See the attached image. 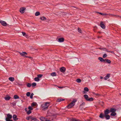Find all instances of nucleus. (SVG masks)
<instances>
[{
  "label": "nucleus",
  "instance_id": "f257e3e1",
  "mask_svg": "<svg viewBox=\"0 0 121 121\" xmlns=\"http://www.w3.org/2000/svg\"><path fill=\"white\" fill-rule=\"evenodd\" d=\"M50 105L49 103L48 102H47L45 103L42 104L41 106V108L43 110H46L48 108V107Z\"/></svg>",
  "mask_w": 121,
  "mask_h": 121
},
{
  "label": "nucleus",
  "instance_id": "f03ea898",
  "mask_svg": "<svg viewBox=\"0 0 121 121\" xmlns=\"http://www.w3.org/2000/svg\"><path fill=\"white\" fill-rule=\"evenodd\" d=\"M76 101V100L75 99L73 100L67 106L68 108H72L73 106L75 104V102Z\"/></svg>",
  "mask_w": 121,
  "mask_h": 121
},
{
  "label": "nucleus",
  "instance_id": "7ed1b4c3",
  "mask_svg": "<svg viewBox=\"0 0 121 121\" xmlns=\"http://www.w3.org/2000/svg\"><path fill=\"white\" fill-rule=\"evenodd\" d=\"M7 117L6 118V120L9 119H11L12 117V115L9 113L7 114Z\"/></svg>",
  "mask_w": 121,
  "mask_h": 121
},
{
  "label": "nucleus",
  "instance_id": "20e7f679",
  "mask_svg": "<svg viewBox=\"0 0 121 121\" xmlns=\"http://www.w3.org/2000/svg\"><path fill=\"white\" fill-rule=\"evenodd\" d=\"M26 9V8L24 7H22L20 9V12L21 13H23L24 12V11Z\"/></svg>",
  "mask_w": 121,
  "mask_h": 121
},
{
  "label": "nucleus",
  "instance_id": "39448f33",
  "mask_svg": "<svg viewBox=\"0 0 121 121\" xmlns=\"http://www.w3.org/2000/svg\"><path fill=\"white\" fill-rule=\"evenodd\" d=\"M19 52L21 55L23 57H24L25 55H27V53L25 52Z\"/></svg>",
  "mask_w": 121,
  "mask_h": 121
},
{
  "label": "nucleus",
  "instance_id": "423d86ee",
  "mask_svg": "<svg viewBox=\"0 0 121 121\" xmlns=\"http://www.w3.org/2000/svg\"><path fill=\"white\" fill-rule=\"evenodd\" d=\"M0 23L4 26H6L7 25V23L5 22L2 21H0Z\"/></svg>",
  "mask_w": 121,
  "mask_h": 121
},
{
  "label": "nucleus",
  "instance_id": "0eeeda50",
  "mask_svg": "<svg viewBox=\"0 0 121 121\" xmlns=\"http://www.w3.org/2000/svg\"><path fill=\"white\" fill-rule=\"evenodd\" d=\"M65 70L66 69L64 67H62L60 68V71L62 73L64 72L65 71Z\"/></svg>",
  "mask_w": 121,
  "mask_h": 121
},
{
  "label": "nucleus",
  "instance_id": "6e6552de",
  "mask_svg": "<svg viewBox=\"0 0 121 121\" xmlns=\"http://www.w3.org/2000/svg\"><path fill=\"white\" fill-rule=\"evenodd\" d=\"M110 112V110L107 109H106L104 111V115H108Z\"/></svg>",
  "mask_w": 121,
  "mask_h": 121
},
{
  "label": "nucleus",
  "instance_id": "1a4fd4ad",
  "mask_svg": "<svg viewBox=\"0 0 121 121\" xmlns=\"http://www.w3.org/2000/svg\"><path fill=\"white\" fill-rule=\"evenodd\" d=\"M110 76V74H107V75L104 78V79L105 80H107L109 78Z\"/></svg>",
  "mask_w": 121,
  "mask_h": 121
},
{
  "label": "nucleus",
  "instance_id": "9d476101",
  "mask_svg": "<svg viewBox=\"0 0 121 121\" xmlns=\"http://www.w3.org/2000/svg\"><path fill=\"white\" fill-rule=\"evenodd\" d=\"M100 25L101 27L103 29H104L105 28V26L104 25L103 22H101Z\"/></svg>",
  "mask_w": 121,
  "mask_h": 121
},
{
  "label": "nucleus",
  "instance_id": "9b49d317",
  "mask_svg": "<svg viewBox=\"0 0 121 121\" xmlns=\"http://www.w3.org/2000/svg\"><path fill=\"white\" fill-rule=\"evenodd\" d=\"M13 120L14 121H16L18 119V118L17 117V116L15 115H13Z\"/></svg>",
  "mask_w": 121,
  "mask_h": 121
},
{
  "label": "nucleus",
  "instance_id": "f8f14e48",
  "mask_svg": "<svg viewBox=\"0 0 121 121\" xmlns=\"http://www.w3.org/2000/svg\"><path fill=\"white\" fill-rule=\"evenodd\" d=\"M6 100H9L11 98L10 96H9L8 95H7L4 98Z\"/></svg>",
  "mask_w": 121,
  "mask_h": 121
},
{
  "label": "nucleus",
  "instance_id": "ddd939ff",
  "mask_svg": "<svg viewBox=\"0 0 121 121\" xmlns=\"http://www.w3.org/2000/svg\"><path fill=\"white\" fill-rule=\"evenodd\" d=\"M9 80L13 82L14 80V78L13 77H10L9 78Z\"/></svg>",
  "mask_w": 121,
  "mask_h": 121
},
{
  "label": "nucleus",
  "instance_id": "4468645a",
  "mask_svg": "<svg viewBox=\"0 0 121 121\" xmlns=\"http://www.w3.org/2000/svg\"><path fill=\"white\" fill-rule=\"evenodd\" d=\"M22 33L23 34V36H25V37H26V38H28V36L26 34V33L24 32H22Z\"/></svg>",
  "mask_w": 121,
  "mask_h": 121
},
{
  "label": "nucleus",
  "instance_id": "2eb2a0df",
  "mask_svg": "<svg viewBox=\"0 0 121 121\" xmlns=\"http://www.w3.org/2000/svg\"><path fill=\"white\" fill-rule=\"evenodd\" d=\"M104 117L106 118L107 120H108L110 118V116L108 115H104Z\"/></svg>",
  "mask_w": 121,
  "mask_h": 121
},
{
  "label": "nucleus",
  "instance_id": "dca6fc26",
  "mask_svg": "<svg viewBox=\"0 0 121 121\" xmlns=\"http://www.w3.org/2000/svg\"><path fill=\"white\" fill-rule=\"evenodd\" d=\"M64 39L63 38H60L58 39V41L59 42H62L64 41Z\"/></svg>",
  "mask_w": 121,
  "mask_h": 121
},
{
  "label": "nucleus",
  "instance_id": "f3484780",
  "mask_svg": "<svg viewBox=\"0 0 121 121\" xmlns=\"http://www.w3.org/2000/svg\"><path fill=\"white\" fill-rule=\"evenodd\" d=\"M40 120L42 121H46L47 119L45 118L44 117H41L40 118Z\"/></svg>",
  "mask_w": 121,
  "mask_h": 121
},
{
  "label": "nucleus",
  "instance_id": "a211bd4d",
  "mask_svg": "<svg viewBox=\"0 0 121 121\" xmlns=\"http://www.w3.org/2000/svg\"><path fill=\"white\" fill-rule=\"evenodd\" d=\"M98 59L99 60H100V61L101 62H105V60L103 58L101 57H99L98 58Z\"/></svg>",
  "mask_w": 121,
  "mask_h": 121
},
{
  "label": "nucleus",
  "instance_id": "6ab92c4d",
  "mask_svg": "<svg viewBox=\"0 0 121 121\" xmlns=\"http://www.w3.org/2000/svg\"><path fill=\"white\" fill-rule=\"evenodd\" d=\"M84 98L87 101V100L89 98L88 96L87 95H84L83 96Z\"/></svg>",
  "mask_w": 121,
  "mask_h": 121
},
{
  "label": "nucleus",
  "instance_id": "aec40b11",
  "mask_svg": "<svg viewBox=\"0 0 121 121\" xmlns=\"http://www.w3.org/2000/svg\"><path fill=\"white\" fill-rule=\"evenodd\" d=\"M116 110L113 108H111L110 109V112H115L116 111Z\"/></svg>",
  "mask_w": 121,
  "mask_h": 121
},
{
  "label": "nucleus",
  "instance_id": "412c9836",
  "mask_svg": "<svg viewBox=\"0 0 121 121\" xmlns=\"http://www.w3.org/2000/svg\"><path fill=\"white\" fill-rule=\"evenodd\" d=\"M40 19L42 21H45L46 19V17L44 16L40 17Z\"/></svg>",
  "mask_w": 121,
  "mask_h": 121
},
{
  "label": "nucleus",
  "instance_id": "4be33fe9",
  "mask_svg": "<svg viewBox=\"0 0 121 121\" xmlns=\"http://www.w3.org/2000/svg\"><path fill=\"white\" fill-rule=\"evenodd\" d=\"M33 117L31 116H30L29 117H28L26 118V119L27 120H29L30 119L32 120V119L33 118Z\"/></svg>",
  "mask_w": 121,
  "mask_h": 121
},
{
  "label": "nucleus",
  "instance_id": "5701e85b",
  "mask_svg": "<svg viewBox=\"0 0 121 121\" xmlns=\"http://www.w3.org/2000/svg\"><path fill=\"white\" fill-rule=\"evenodd\" d=\"M39 121V120L38 119L35 118L34 117H33L32 120H31V121Z\"/></svg>",
  "mask_w": 121,
  "mask_h": 121
},
{
  "label": "nucleus",
  "instance_id": "b1692460",
  "mask_svg": "<svg viewBox=\"0 0 121 121\" xmlns=\"http://www.w3.org/2000/svg\"><path fill=\"white\" fill-rule=\"evenodd\" d=\"M51 76L53 77L56 76V73L55 72H53L51 73Z\"/></svg>",
  "mask_w": 121,
  "mask_h": 121
},
{
  "label": "nucleus",
  "instance_id": "393cba45",
  "mask_svg": "<svg viewBox=\"0 0 121 121\" xmlns=\"http://www.w3.org/2000/svg\"><path fill=\"white\" fill-rule=\"evenodd\" d=\"M13 98L15 99H18L19 98V97L17 95H14Z\"/></svg>",
  "mask_w": 121,
  "mask_h": 121
},
{
  "label": "nucleus",
  "instance_id": "a878e982",
  "mask_svg": "<svg viewBox=\"0 0 121 121\" xmlns=\"http://www.w3.org/2000/svg\"><path fill=\"white\" fill-rule=\"evenodd\" d=\"M40 14V13L39 12H37L35 13V15L36 16H38Z\"/></svg>",
  "mask_w": 121,
  "mask_h": 121
},
{
  "label": "nucleus",
  "instance_id": "bb28decb",
  "mask_svg": "<svg viewBox=\"0 0 121 121\" xmlns=\"http://www.w3.org/2000/svg\"><path fill=\"white\" fill-rule=\"evenodd\" d=\"M104 115L102 113H101L100 114V115L99 116V117L102 119L103 118V117H104Z\"/></svg>",
  "mask_w": 121,
  "mask_h": 121
},
{
  "label": "nucleus",
  "instance_id": "cd10ccee",
  "mask_svg": "<svg viewBox=\"0 0 121 121\" xmlns=\"http://www.w3.org/2000/svg\"><path fill=\"white\" fill-rule=\"evenodd\" d=\"M105 61H106V62L109 64H110L111 62V60H109L105 59Z\"/></svg>",
  "mask_w": 121,
  "mask_h": 121
},
{
  "label": "nucleus",
  "instance_id": "c85d7f7f",
  "mask_svg": "<svg viewBox=\"0 0 121 121\" xmlns=\"http://www.w3.org/2000/svg\"><path fill=\"white\" fill-rule=\"evenodd\" d=\"M16 102L14 101L10 104L11 105H12L13 106H15L16 105Z\"/></svg>",
  "mask_w": 121,
  "mask_h": 121
},
{
  "label": "nucleus",
  "instance_id": "c756f323",
  "mask_svg": "<svg viewBox=\"0 0 121 121\" xmlns=\"http://www.w3.org/2000/svg\"><path fill=\"white\" fill-rule=\"evenodd\" d=\"M93 98L92 97H91L90 98H88L87 101H93Z\"/></svg>",
  "mask_w": 121,
  "mask_h": 121
},
{
  "label": "nucleus",
  "instance_id": "7c9ffc66",
  "mask_svg": "<svg viewBox=\"0 0 121 121\" xmlns=\"http://www.w3.org/2000/svg\"><path fill=\"white\" fill-rule=\"evenodd\" d=\"M71 121H80L79 120L76 119L74 118H72L71 119Z\"/></svg>",
  "mask_w": 121,
  "mask_h": 121
},
{
  "label": "nucleus",
  "instance_id": "2f4dec72",
  "mask_svg": "<svg viewBox=\"0 0 121 121\" xmlns=\"http://www.w3.org/2000/svg\"><path fill=\"white\" fill-rule=\"evenodd\" d=\"M64 99H58L57 100V101L58 102H60L63 100H64Z\"/></svg>",
  "mask_w": 121,
  "mask_h": 121
},
{
  "label": "nucleus",
  "instance_id": "473e14b6",
  "mask_svg": "<svg viewBox=\"0 0 121 121\" xmlns=\"http://www.w3.org/2000/svg\"><path fill=\"white\" fill-rule=\"evenodd\" d=\"M34 80L38 82L40 80L37 77L35 78H34Z\"/></svg>",
  "mask_w": 121,
  "mask_h": 121
},
{
  "label": "nucleus",
  "instance_id": "72a5a7b5",
  "mask_svg": "<svg viewBox=\"0 0 121 121\" xmlns=\"http://www.w3.org/2000/svg\"><path fill=\"white\" fill-rule=\"evenodd\" d=\"M116 115V113L115 112H112L111 114V115L113 116H114Z\"/></svg>",
  "mask_w": 121,
  "mask_h": 121
},
{
  "label": "nucleus",
  "instance_id": "f704fd0d",
  "mask_svg": "<svg viewBox=\"0 0 121 121\" xmlns=\"http://www.w3.org/2000/svg\"><path fill=\"white\" fill-rule=\"evenodd\" d=\"M76 81L78 83H80L81 82V80L80 79L78 78L77 79Z\"/></svg>",
  "mask_w": 121,
  "mask_h": 121
},
{
  "label": "nucleus",
  "instance_id": "c9c22d12",
  "mask_svg": "<svg viewBox=\"0 0 121 121\" xmlns=\"http://www.w3.org/2000/svg\"><path fill=\"white\" fill-rule=\"evenodd\" d=\"M92 93L93 95H94L95 96H99L100 95L98 94V93L96 94L94 92H93Z\"/></svg>",
  "mask_w": 121,
  "mask_h": 121
},
{
  "label": "nucleus",
  "instance_id": "e433bc0d",
  "mask_svg": "<svg viewBox=\"0 0 121 121\" xmlns=\"http://www.w3.org/2000/svg\"><path fill=\"white\" fill-rule=\"evenodd\" d=\"M84 90L86 92L88 91H89V89L87 87H85L84 88Z\"/></svg>",
  "mask_w": 121,
  "mask_h": 121
},
{
  "label": "nucleus",
  "instance_id": "4c0bfd02",
  "mask_svg": "<svg viewBox=\"0 0 121 121\" xmlns=\"http://www.w3.org/2000/svg\"><path fill=\"white\" fill-rule=\"evenodd\" d=\"M32 86L33 87H34V86H36V83L35 82H34L32 83Z\"/></svg>",
  "mask_w": 121,
  "mask_h": 121
},
{
  "label": "nucleus",
  "instance_id": "58836bf2",
  "mask_svg": "<svg viewBox=\"0 0 121 121\" xmlns=\"http://www.w3.org/2000/svg\"><path fill=\"white\" fill-rule=\"evenodd\" d=\"M31 84L30 83H28L27 84V86L28 87H30L31 86Z\"/></svg>",
  "mask_w": 121,
  "mask_h": 121
},
{
  "label": "nucleus",
  "instance_id": "ea45409f",
  "mask_svg": "<svg viewBox=\"0 0 121 121\" xmlns=\"http://www.w3.org/2000/svg\"><path fill=\"white\" fill-rule=\"evenodd\" d=\"M26 95L28 97L30 95V92H27L26 93Z\"/></svg>",
  "mask_w": 121,
  "mask_h": 121
},
{
  "label": "nucleus",
  "instance_id": "a19ab883",
  "mask_svg": "<svg viewBox=\"0 0 121 121\" xmlns=\"http://www.w3.org/2000/svg\"><path fill=\"white\" fill-rule=\"evenodd\" d=\"M31 112L30 110H29L27 112V114H29L31 113Z\"/></svg>",
  "mask_w": 121,
  "mask_h": 121
},
{
  "label": "nucleus",
  "instance_id": "79ce46f5",
  "mask_svg": "<svg viewBox=\"0 0 121 121\" xmlns=\"http://www.w3.org/2000/svg\"><path fill=\"white\" fill-rule=\"evenodd\" d=\"M107 56V54L105 53L104 54L103 56V57L104 58H105Z\"/></svg>",
  "mask_w": 121,
  "mask_h": 121
},
{
  "label": "nucleus",
  "instance_id": "37998d69",
  "mask_svg": "<svg viewBox=\"0 0 121 121\" xmlns=\"http://www.w3.org/2000/svg\"><path fill=\"white\" fill-rule=\"evenodd\" d=\"M36 105V103L35 102H33L32 104V106H34Z\"/></svg>",
  "mask_w": 121,
  "mask_h": 121
},
{
  "label": "nucleus",
  "instance_id": "c03bdc74",
  "mask_svg": "<svg viewBox=\"0 0 121 121\" xmlns=\"http://www.w3.org/2000/svg\"><path fill=\"white\" fill-rule=\"evenodd\" d=\"M38 77L39 78H41L43 76V75L42 74H39L37 75Z\"/></svg>",
  "mask_w": 121,
  "mask_h": 121
},
{
  "label": "nucleus",
  "instance_id": "a18cd8bd",
  "mask_svg": "<svg viewBox=\"0 0 121 121\" xmlns=\"http://www.w3.org/2000/svg\"><path fill=\"white\" fill-rule=\"evenodd\" d=\"M28 108L29 109V110H32L33 108H32L30 106H29Z\"/></svg>",
  "mask_w": 121,
  "mask_h": 121
},
{
  "label": "nucleus",
  "instance_id": "49530a36",
  "mask_svg": "<svg viewBox=\"0 0 121 121\" xmlns=\"http://www.w3.org/2000/svg\"><path fill=\"white\" fill-rule=\"evenodd\" d=\"M85 104V102L82 103L80 105V106H82V105H84Z\"/></svg>",
  "mask_w": 121,
  "mask_h": 121
},
{
  "label": "nucleus",
  "instance_id": "de8ad7c7",
  "mask_svg": "<svg viewBox=\"0 0 121 121\" xmlns=\"http://www.w3.org/2000/svg\"><path fill=\"white\" fill-rule=\"evenodd\" d=\"M55 86H57L58 88H63L64 87H61V86H57L56 85H55Z\"/></svg>",
  "mask_w": 121,
  "mask_h": 121
},
{
  "label": "nucleus",
  "instance_id": "09e8293b",
  "mask_svg": "<svg viewBox=\"0 0 121 121\" xmlns=\"http://www.w3.org/2000/svg\"><path fill=\"white\" fill-rule=\"evenodd\" d=\"M105 48H99V49L101 50L105 51V50L104 49Z\"/></svg>",
  "mask_w": 121,
  "mask_h": 121
},
{
  "label": "nucleus",
  "instance_id": "8fccbe9b",
  "mask_svg": "<svg viewBox=\"0 0 121 121\" xmlns=\"http://www.w3.org/2000/svg\"><path fill=\"white\" fill-rule=\"evenodd\" d=\"M109 52H110V53H114V52L113 51H109Z\"/></svg>",
  "mask_w": 121,
  "mask_h": 121
},
{
  "label": "nucleus",
  "instance_id": "3c124183",
  "mask_svg": "<svg viewBox=\"0 0 121 121\" xmlns=\"http://www.w3.org/2000/svg\"><path fill=\"white\" fill-rule=\"evenodd\" d=\"M108 15L109 16H115V15L112 14H108V15Z\"/></svg>",
  "mask_w": 121,
  "mask_h": 121
},
{
  "label": "nucleus",
  "instance_id": "603ef678",
  "mask_svg": "<svg viewBox=\"0 0 121 121\" xmlns=\"http://www.w3.org/2000/svg\"><path fill=\"white\" fill-rule=\"evenodd\" d=\"M86 91L84 90V91H83V93L84 94H85L86 93Z\"/></svg>",
  "mask_w": 121,
  "mask_h": 121
},
{
  "label": "nucleus",
  "instance_id": "864d4df0",
  "mask_svg": "<svg viewBox=\"0 0 121 121\" xmlns=\"http://www.w3.org/2000/svg\"><path fill=\"white\" fill-rule=\"evenodd\" d=\"M105 51H106L107 52H109V51H108L107 49L106 48H105L104 49Z\"/></svg>",
  "mask_w": 121,
  "mask_h": 121
},
{
  "label": "nucleus",
  "instance_id": "5fc2aeb1",
  "mask_svg": "<svg viewBox=\"0 0 121 121\" xmlns=\"http://www.w3.org/2000/svg\"><path fill=\"white\" fill-rule=\"evenodd\" d=\"M108 15V14H107V13L104 14V13H102V15H103V16H104L105 15Z\"/></svg>",
  "mask_w": 121,
  "mask_h": 121
},
{
  "label": "nucleus",
  "instance_id": "6e6d98bb",
  "mask_svg": "<svg viewBox=\"0 0 121 121\" xmlns=\"http://www.w3.org/2000/svg\"><path fill=\"white\" fill-rule=\"evenodd\" d=\"M6 121H13L12 120H10V119L6 120Z\"/></svg>",
  "mask_w": 121,
  "mask_h": 121
},
{
  "label": "nucleus",
  "instance_id": "4d7b16f0",
  "mask_svg": "<svg viewBox=\"0 0 121 121\" xmlns=\"http://www.w3.org/2000/svg\"><path fill=\"white\" fill-rule=\"evenodd\" d=\"M33 97V96H32V95H30V98L31 99H32Z\"/></svg>",
  "mask_w": 121,
  "mask_h": 121
},
{
  "label": "nucleus",
  "instance_id": "13d9d810",
  "mask_svg": "<svg viewBox=\"0 0 121 121\" xmlns=\"http://www.w3.org/2000/svg\"><path fill=\"white\" fill-rule=\"evenodd\" d=\"M78 30H81V29L79 28L78 27Z\"/></svg>",
  "mask_w": 121,
  "mask_h": 121
},
{
  "label": "nucleus",
  "instance_id": "bf43d9fd",
  "mask_svg": "<svg viewBox=\"0 0 121 121\" xmlns=\"http://www.w3.org/2000/svg\"><path fill=\"white\" fill-rule=\"evenodd\" d=\"M28 58L31 59V60L32 59V57L30 56H28Z\"/></svg>",
  "mask_w": 121,
  "mask_h": 121
},
{
  "label": "nucleus",
  "instance_id": "052dcab7",
  "mask_svg": "<svg viewBox=\"0 0 121 121\" xmlns=\"http://www.w3.org/2000/svg\"><path fill=\"white\" fill-rule=\"evenodd\" d=\"M25 111H26V112H27V108H25Z\"/></svg>",
  "mask_w": 121,
  "mask_h": 121
},
{
  "label": "nucleus",
  "instance_id": "680f3d73",
  "mask_svg": "<svg viewBox=\"0 0 121 121\" xmlns=\"http://www.w3.org/2000/svg\"><path fill=\"white\" fill-rule=\"evenodd\" d=\"M103 77H101V76H100V79H102L103 78Z\"/></svg>",
  "mask_w": 121,
  "mask_h": 121
},
{
  "label": "nucleus",
  "instance_id": "e2e57ef3",
  "mask_svg": "<svg viewBox=\"0 0 121 121\" xmlns=\"http://www.w3.org/2000/svg\"><path fill=\"white\" fill-rule=\"evenodd\" d=\"M79 32V33H82V31H78Z\"/></svg>",
  "mask_w": 121,
  "mask_h": 121
},
{
  "label": "nucleus",
  "instance_id": "0e129e2a",
  "mask_svg": "<svg viewBox=\"0 0 121 121\" xmlns=\"http://www.w3.org/2000/svg\"><path fill=\"white\" fill-rule=\"evenodd\" d=\"M24 57H26V58H28V56H25Z\"/></svg>",
  "mask_w": 121,
  "mask_h": 121
},
{
  "label": "nucleus",
  "instance_id": "69168bd1",
  "mask_svg": "<svg viewBox=\"0 0 121 121\" xmlns=\"http://www.w3.org/2000/svg\"><path fill=\"white\" fill-rule=\"evenodd\" d=\"M98 33H101V31H99L98 32Z\"/></svg>",
  "mask_w": 121,
  "mask_h": 121
},
{
  "label": "nucleus",
  "instance_id": "338daca9",
  "mask_svg": "<svg viewBox=\"0 0 121 121\" xmlns=\"http://www.w3.org/2000/svg\"><path fill=\"white\" fill-rule=\"evenodd\" d=\"M34 94H33V93H32L31 94V95H32V96H33V95Z\"/></svg>",
  "mask_w": 121,
  "mask_h": 121
},
{
  "label": "nucleus",
  "instance_id": "774afa93",
  "mask_svg": "<svg viewBox=\"0 0 121 121\" xmlns=\"http://www.w3.org/2000/svg\"><path fill=\"white\" fill-rule=\"evenodd\" d=\"M99 14H100V15H102V13H99Z\"/></svg>",
  "mask_w": 121,
  "mask_h": 121
}]
</instances>
